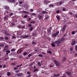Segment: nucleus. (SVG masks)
<instances>
[{"mask_svg":"<svg viewBox=\"0 0 77 77\" xmlns=\"http://www.w3.org/2000/svg\"><path fill=\"white\" fill-rule=\"evenodd\" d=\"M64 40L65 38H63L60 39L58 40L57 41H56L54 42V43L55 44H56L57 46H59V45L60 44L62 43V42Z\"/></svg>","mask_w":77,"mask_h":77,"instance_id":"f257e3e1","label":"nucleus"},{"mask_svg":"<svg viewBox=\"0 0 77 77\" xmlns=\"http://www.w3.org/2000/svg\"><path fill=\"white\" fill-rule=\"evenodd\" d=\"M53 62L57 66H59L60 65V63L59 62L57 61L56 60H53Z\"/></svg>","mask_w":77,"mask_h":77,"instance_id":"f03ea898","label":"nucleus"},{"mask_svg":"<svg viewBox=\"0 0 77 77\" xmlns=\"http://www.w3.org/2000/svg\"><path fill=\"white\" fill-rule=\"evenodd\" d=\"M59 31H57V32H56L55 33H54L52 34V36L53 37H54V36H56L57 35H59Z\"/></svg>","mask_w":77,"mask_h":77,"instance_id":"7ed1b4c3","label":"nucleus"},{"mask_svg":"<svg viewBox=\"0 0 77 77\" xmlns=\"http://www.w3.org/2000/svg\"><path fill=\"white\" fill-rule=\"evenodd\" d=\"M66 73L67 74V75H69V77H72V76L71 75V73L70 72H66Z\"/></svg>","mask_w":77,"mask_h":77,"instance_id":"20e7f679","label":"nucleus"},{"mask_svg":"<svg viewBox=\"0 0 77 77\" xmlns=\"http://www.w3.org/2000/svg\"><path fill=\"white\" fill-rule=\"evenodd\" d=\"M66 25H64V26L62 30V32H65V27H66Z\"/></svg>","mask_w":77,"mask_h":77,"instance_id":"39448f33","label":"nucleus"},{"mask_svg":"<svg viewBox=\"0 0 77 77\" xmlns=\"http://www.w3.org/2000/svg\"><path fill=\"white\" fill-rule=\"evenodd\" d=\"M29 36H30L28 35H26L23 36V38H26V39H27V38H28Z\"/></svg>","mask_w":77,"mask_h":77,"instance_id":"423d86ee","label":"nucleus"},{"mask_svg":"<svg viewBox=\"0 0 77 77\" xmlns=\"http://www.w3.org/2000/svg\"><path fill=\"white\" fill-rule=\"evenodd\" d=\"M5 35H8V36H11V35L9 33H8V31H5Z\"/></svg>","mask_w":77,"mask_h":77,"instance_id":"0eeeda50","label":"nucleus"},{"mask_svg":"<svg viewBox=\"0 0 77 77\" xmlns=\"http://www.w3.org/2000/svg\"><path fill=\"white\" fill-rule=\"evenodd\" d=\"M44 2V5H47L48 4V2L47 1H45Z\"/></svg>","mask_w":77,"mask_h":77,"instance_id":"6e6552de","label":"nucleus"},{"mask_svg":"<svg viewBox=\"0 0 77 77\" xmlns=\"http://www.w3.org/2000/svg\"><path fill=\"white\" fill-rule=\"evenodd\" d=\"M9 2L11 3H15V0H9Z\"/></svg>","mask_w":77,"mask_h":77,"instance_id":"1a4fd4ad","label":"nucleus"},{"mask_svg":"<svg viewBox=\"0 0 77 77\" xmlns=\"http://www.w3.org/2000/svg\"><path fill=\"white\" fill-rule=\"evenodd\" d=\"M23 75V73H18L17 74V76H18V77H20V76H21Z\"/></svg>","mask_w":77,"mask_h":77,"instance_id":"9d476101","label":"nucleus"},{"mask_svg":"<svg viewBox=\"0 0 77 77\" xmlns=\"http://www.w3.org/2000/svg\"><path fill=\"white\" fill-rule=\"evenodd\" d=\"M60 75V74H57V75L54 74V77H59Z\"/></svg>","mask_w":77,"mask_h":77,"instance_id":"9b49d317","label":"nucleus"},{"mask_svg":"<svg viewBox=\"0 0 77 77\" xmlns=\"http://www.w3.org/2000/svg\"><path fill=\"white\" fill-rule=\"evenodd\" d=\"M4 9H9V7L6 6L5 7Z\"/></svg>","mask_w":77,"mask_h":77,"instance_id":"f8f14e48","label":"nucleus"},{"mask_svg":"<svg viewBox=\"0 0 77 77\" xmlns=\"http://www.w3.org/2000/svg\"><path fill=\"white\" fill-rule=\"evenodd\" d=\"M42 13L43 14H48V12L45 11H43L42 12Z\"/></svg>","mask_w":77,"mask_h":77,"instance_id":"ddd939ff","label":"nucleus"},{"mask_svg":"<svg viewBox=\"0 0 77 77\" xmlns=\"http://www.w3.org/2000/svg\"><path fill=\"white\" fill-rule=\"evenodd\" d=\"M23 51L21 50H19L18 52H17V53H21V52Z\"/></svg>","mask_w":77,"mask_h":77,"instance_id":"4468645a","label":"nucleus"},{"mask_svg":"<svg viewBox=\"0 0 77 77\" xmlns=\"http://www.w3.org/2000/svg\"><path fill=\"white\" fill-rule=\"evenodd\" d=\"M75 41H73L72 43V45H74V44H75Z\"/></svg>","mask_w":77,"mask_h":77,"instance_id":"2eb2a0df","label":"nucleus"},{"mask_svg":"<svg viewBox=\"0 0 77 77\" xmlns=\"http://www.w3.org/2000/svg\"><path fill=\"white\" fill-rule=\"evenodd\" d=\"M66 57H63V61H66Z\"/></svg>","mask_w":77,"mask_h":77,"instance_id":"dca6fc26","label":"nucleus"},{"mask_svg":"<svg viewBox=\"0 0 77 77\" xmlns=\"http://www.w3.org/2000/svg\"><path fill=\"white\" fill-rule=\"evenodd\" d=\"M11 72H7V75H8V76H10V75H11Z\"/></svg>","mask_w":77,"mask_h":77,"instance_id":"f3484780","label":"nucleus"},{"mask_svg":"<svg viewBox=\"0 0 77 77\" xmlns=\"http://www.w3.org/2000/svg\"><path fill=\"white\" fill-rule=\"evenodd\" d=\"M38 65L39 66H41V63L39 62H38Z\"/></svg>","mask_w":77,"mask_h":77,"instance_id":"a211bd4d","label":"nucleus"},{"mask_svg":"<svg viewBox=\"0 0 77 77\" xmlns=\"http://www.w3.org/2000/svg\"><path fill=\"white\" fill-rule=\"evenodd\" d=\"M6 52L8 53H11V51L9 50H7L6 51Z\"/></svg>","mask_w":77,"mask_h":77,"instance_id":"6ab92c4d","label":"nucleus"},{"mask_svg":"<svg viewBox=\"0 0 77 77\" xmlns=\"http://www.w3.org/2000/svg\"><path fill=\"white\" fill-rule=\"evenodd\" d=\"M38 17H39V19H40V20H41L42 19V16L38 15Z\"/></svg>","mask_w":77,"mask_h":77,"instance_id":"aec40b11","label":"nucleus"},{"mask_svg":"<svg viewBox=\"0 0 77 77\" xmlns=\"http://www.w3.org/2000/svg\"><path fill=\"white\" fill-rule=\"evenodd\" d=\"M51 45L52 47H55V45H54V43H52Z\"/></svg>","mask_w":77,"mask_h":77,"instance_id":"412c9836","label":"nucleus"},{"mask_svg":"<svg viewBox=\"0 0 77 77\" xmlns=\"http://www.w3.org/2000/svg\"><path fill=\"white\" fill-rule=\"evenodd\" d=\"M15 51V48H12L11 50V51Z\"/></svg>","mask_w":77,"mask_h":77,"instance_id":"4be33fe9","label":"nucleus"},{"mask_svg":"<svg viewBox=\"0 0 77 77\" xmlns=\"http://www.w3.org/2000/svg\"><path fill=\"white\" fill-rule=\"evenodd\" d=\"M20 36H19V35H17L16 36L17 38H21V34H20Z\"/></svg>","mask_w":77,"mask_h":77,"instance_id":"5701e85b","label":"nucleus"},{"mask_svg":"<svg viewBox=\"0 0 77 77\" xmlns=\"http://www.w3.org/2000/svg\"><path fill=\"white\" fill-rule=\"evenodd\" d=\"M54 6V5L51 4L49 5V7H53Z\"/></svg>","mask_w":77,"mask_h":77,"instance_id":"b1692460","label":"nucleus"},{"mask_svg":"<svg viewBox=\"0 0 77 77\" xmlns=\"http://www.w3.org/2000/svg\"><path fill=\"white\" fill-rule=\"evenodd\" d=\"M63 3V2H59V4L60 5H62V4Z\"/></svg>","mask_w":77,"mask_h":77,"instance_id":"393cba45","label":"nucleus"},{"mask_svg":"<svg viewBox=\"0 0 77 77\" xmlns=\"http://www.w3.org/2000/svg\"><path fill=\"white\" fill-rule=\"evenodd\" d=\"M25 28H26L25 26H21V29H25Z\"/></svg>","mask_w":77,"mask_h":77,"instance_id":"a878e982","label":"nucleus"},{"mask_svg":"<svg viewBox=\"0 0 77 77\" xmlns=\"http://www.w3.org/2000/svg\"><path fill=\"white\" fill-rule=\"evenodd\" d=\"M0 47H4V45H3V44L0 45Z\"/></svg>","mask_w":77,"mask_h":77,"instance_id":"bb28decb","label":"nucleus"},{"mask_svg":"<svg viewBox=\"0 0 77 77\" xmlns=\"http://www.w3.org/2000/svg\"><path fill=\"white\" fill-rule=\"evenodd\" d=\"M57 20H60V17L59 16H57Z\"/></svg>","mask_w":77,"mask_h":77,"instance_id":"cd10ccee","label":"nucleus"},{"mask_svg":"<svg viewBox=\"0 0 77 77\" xmlns=\"http://www.w3.org/2000/svg\"><path fill=\"white\" fill-rule=\"evenodd\" d=\"M48 53H49V54H52V52L51 51H48Z\"/></svg>","mask_w":77,"mask_h":77,"instance_id":"c85d7f7f","label":"nucleus"},{"mask_svg":"<svg viewBox=\"0 0 77 77\" xmlns=\"http://www.w3.org/2000/svg\"><path fill=\"white\" fill-rule=\"evenodd\" d=\"M17 35H18V36H20V35H21V34H20V32H17Z\"/></svg>","mask_w":77,"mask_h":77,"instance_id":"c756f323","label":"nucleus"},{"mask_svg":"<svg viewBox=\"0 0 77 77\" xmlns=\"http://www.w3.org/2000/svg\"><path fill=\"white\" fill-rule=\"evenodd\" d=\"M31 24H35V21H32L31 22Z\"/></svg>","mask_w":77,"mask_h":77,"instance_id":"7c9ffc66","label":"nucleus"},{"mask_svg":"<svg viewBox=\"0 0 77 77\" xmlns=\"http://www.w3.org/2000/svg\"><path fill=\"white\" fill-rule=\"evenodd\" d=\"M8 59H9V57H7V58H5L4 59V60H8Z\"/></svg>","mask_w":77,"mask_h":77,"instance_id":"2f4dec72","label":"nucleus"},{"mask_svg":"<svg viewBox=\"0 0 77 77\" xmlns=\"http://www.w3.org/2000/svg\"><path fill=\"white\" fill-rule=\"evenodd\" d=\"M63 77H66V75H65V74H63L62 76Z\"/></svg>","mask_w":77,"mask_h":77,"instance_id":"473e14b6","label":"nucleus"},{"mask_svg":"<svg viewBox=\"0 0 77 77\" xmlns=\"http://www.w3.org/2000/svg\"><path fill=\"white\" fill-rule=\"evenodd\" d=\"M30 11L31 12H33V9H30Z\"/></svg>","mask_w":77,"mask_h":77,"instance_id":"72a5a7b5","label":"nucleus"},{"mask_svg":"<svg viewBox=\"0 0 77 77\" xmlns=\"http://www.w3.org/2000/svg\"><path fill=\"white\" fill-rule=\"evenodd\" d=\"M75 31H72V35H74V34H75Z\"/></svg>","mask_w":77,"mask_h":77,"instance_id":"f704fd0d","label":"nucleus"},{"mask_svg":"<svg viewBox=\"0 0 77 77\" xmlns=\"http://www.w3.org/2000/svg\"><path fill=\"white\" fill-rule=\"evenodd\" d=\"M5 40H8V39H9V38L6 37H5Z\"/></svg>","mask_w":77,"mask_h":77,"instance_id":"c9c22d12","label":"nucleus"},{"mask_svg":"<svg viewBox=\"0 0 77 77\" xmlns=\"http://www.w3.org/2000/svg\"><path fill=\"white\" fill-rule=\"evenodd\" d=\"M75 49L76 51H77V45H75Z\"/></svg>","mask_w":77,"mask_h":77,"instance_id":"e433bc0d","label":"nucleus"},{"mask_svg":"<svg viewBox=\"0 0 77 77\" xmlns=\"http://www.w3.org/2000/svg\"><path fill=\"white\" fill-rule=\"evenodd\" d=\"M31 56H32V54H30L28 55V57H30Z\"/></svg>","mask_w":77,"mask_h":77,"instance_id":"4c0bfd02","label":"nucleus"},{"mask_svg":"<svg viewBox=\"0 0 77 77\" xmlns=\"http://www.w3.org/2000/svg\"><path fill=\"white\" fill-rule=\"evenodd\" d=\"M38 56H39V57H43V56L42 55L40 54L38 55Z\"/></svg>","mask_w":77,"mask_h":77,"instance_id":"58836bf2","label":"nucleus"},{"mask_svg":"<svg viewBox=\"0 0 77 77\" xmlns=\"http://www.w3.org/2000/svg\"><path fill=\"white\" fill-rule=\"evenodd\" d=\"M18 69V67H15L14 68V70H16V69Z\"/></svg>","mask_w":77,"mask_h":77,"instance_id":"ea45409f","label":"nucleus"},{"mask_svg":"<svg viewBox=\"0 0 77 77\" xmlns=\"http://www.w3.org/2000/svg\"><path fill=\"white\" fill-rule=\"evenodd\" d=\"M2 39H4V38H2V37H0V41L2 40Z\"/></svg>","mask_w":77,"mask_h":77,"instance_id":"a19ab883","label":"nucleus"},{"mask_svg":"<svg viewBox=\"0 0 77 77\" xmlns=\"http://www.w3.org/2000/svg\"><path fill=\"white\" fill-rule=\"evenodd\" d=\"M32 15H36V14L35 13H32Z\"/></svg>","mask_w":77,"mask_h":77,"instance_id":"79ce46f5","label":"nucleus"},{"mask_svg":"<svg viewBox=\"0 0 77 77\" xmlns=\"http://www.w3.org/2000/svg\"><path fill=\"white\" fill-rule=\"evenodd\" d=\"M32 43V44H36V42H35L34 41H33Z\"/></svg>","mask_w":77,"mask_h":77,"instance_id":"37998d69","label":"nucleus"},{"mask_svg":"<svg viewBox=\"0 0 77 77\" xmlns=\"http://www.w3.org/2000/svg\"><path fill=\"white\" fill-rule=\"evenodd\" d=\"M31 20V18H29L28 19V21H30Z\"/></svg>","mask_w":77,"mask_h":77,"instance_id":"c03bdc74","label":"nucleus"},{"mask_svg":"<svg viewBox=\"0 0 77 77\" xmlns=\"http://www.w3.org/2000/svg\"><path fill=\"white\" fill-rule=\"evenodd\" d=\"M60 12V11L59 10H57L56 11V13L57 14H58V13H59Z\"/></svg>","mask_w":77,"mask_h":77,"instance_id":"a18cd8bd","label":"nucleus"},{"mask_svg":"<svg viewBox=\"0 0 77 77\" xmlns=\"http://www.w3.org/2000/svg\"><path fill=\"white\" fill-rule=\"evenodd\" d=\"M48 41H50V40H51V38L49 37H48Z\"/></svg>","mask_w":77,"mask_h":77,"instance_id":"49530a36","label":"nucleus"},{"mask_svg":"<svg viewBox=\"0 0 77 77\" xmlns=\"http://www.w3.org/2000/svg\"><path fill=\"white\" fill-rule=\"evenodd\" d=\"M21 23L22 24H25V21H22Z\"/></svg>","mask_w":77,"mask_h":77,"instance_id":"de8ad7c7","label":"nucleus"},{"mask_svg":"<svg viewBox=\"0 0 77 77\" xmlns=\"http://www.w3.org/2000/svg\"><path fill=\"white\" fill-rule=\"evenodd\" d=\"M25 14H29V12H28V11H25Z\"/></svg>","mask_w":77,"mask_h":77,"instance_id":"09e8293b","label":"nucleus"},{"mask_svg":"<svg viewBox=\"0 0 77 77\" xmlns=\"http://www.w3.org/2000/svg\"><path fill=\"white\" fill-rule=\"evenodd\" d=\"M38 71V69H36L34 70V72H36V71Z\"/></svg>","mask_w":77,"mask_h":77,"instance_id":"8fccbe9b","label":"nucleus"},{"mask_svg":"<svg viewBox=\"0 0 77 77\" xmlns=\"http://www.w3.org/2000/svg\"><path fill=\"white\" fill-rule=\"evenodd\" d=\"M24 18H27V16L26 15H24Z\"/></svg>","mask_w":77,"mask_h":77,"instance_id":"3c124183","label":"nucleus"},{"mask_svg":"<svg viewBox=\"0 0 77 77\" xmlns=\"http://www.w3.org/2000/svg\"><path fill=\"white\" fill-rule=\"evenodd\" d=\"M5 48H8V45H6L5 47Z\"/></svg>","mask_w":77,"mask_h":77,"instance_id":"603ef678","label":"nucleus"},{"mask_svg":"<svg viewBox=\"0 0 77 77\" xmlns=\"http://www.w3.org/2000/svg\"><path fill=\"white\" fill-rule=\"evenodd\" d=\"M26 54H27V52H24L23 53V55L24 56H25V55H26Z\"/></svg>","mask_w":77,"mask_h":77,"instance_id":"864d4df0","label":"nucleus"},{"mask_svg":"<svg viewBox=\"0 0 77 77\" xmlns=\"http://www.w3.org/2000/svg\"><path fill=\"white\" fill-rule=\"evenodd\" d=\"M5 13H6V14H9V11H6L5 12Z\"/></svg>","mask_w":77,"mask_h":77,"instance_id":"5fc2aeb1","label":"nucleus"},{"mask_svg":"<svg viewBox=\"0 0 77 77\" xmlns=\"http://www.w3.org/2000/svg\"><path fill=\"white\" fill-rule=\"evenodd\" d=\"M42 53L43 54H44V55H45V54H46V53H44L43 52H42Z\"/></svg>","mask_w":77,"mask_h":77,"instance_id":"6e6d98bb","label":"nucleus"},{"mask_svg":"<svg viewBox=\"0 0 77 77\" xmlns=\"http://www.w3.org/2000/svg\"><path fill=\"white\" fill-rule=\"evenodd\" d=\"M15 64H16L15 63H13L11 64V65H15Z\"/></svg>","mask_w":77,"mask_h":77,"instance_id":"4d7b16f0","label":"nucleus"},{"mask_svg":"<svg viewBox=\"0 0 77 77\" xmlns=\"http://www.w3.org/2000/svg\"><path fill=\"white\" fill-rule=\"evenodd\" d=\"M34 50L35 51H38V49H35Z\"/></svg>","mask_w":77,"mask_h":77,"instance_id":"13d9d810","label":"nucleus"},{"mask_svg":"<svg viewBox=\"0 0 77 77\" xmlns=\"http://www.w3.org/2000/svg\"><path fill=\"white\" fill-rule=\"evenodd\" d=\"M29 29L30 30H31V31H32L33 30V27H31Z\"/></svg>","mask_w":77,"mask_h":77,"instance_id":"bf43d9fd","label":"nucleus"},{"mask_svg":"<svg viewBox=\"0 0 77 77\" xmlns=\"http://www.w3.org/2000/svg\"><path fill=\"white\" fill-rule=\"evenodd\" d=\"M13 15V13H11L10 14V16H11V15Z\"/></svg>","mask_w":77,"mask_h":77,"instance_id":"052dcab7","label":"nucleus"},{"mask_svg":"<svg viewBox=\"0 0 77 77\" xmlns=\"http://www.w3.org/2000/svg\"><path fill=\"white\" fill-rule=\"evenodd\" d=\"M11 60L12 61L13 60H15V59L11 58Z\"/></svg>","mask_w":77,"mask_h":77,"instance_id":"680f3d73","label":"nucleus"},{"mask_svg":"<svg viewBox=\"0 0 77 77\" xmlns=\"http://www.w3.org/2000/svg\"><path fill=\"white\" fill-rule=\"evenodd\" d=\"M23 57V56L21 55H20V56H19V58H21V57Z\"/></svg>","mask_w":77,"mask_h":77,"instance_id":"e2e57ef3","label":"nucleus"},{"mask_svg":"<svg viewBox=\"0 0 77 77\" xmlns=\"http://www.w3.org/2000/svg\"><path fill=\"white\" fill-rule=\"evenodd\" d=\"M63 11H65V9L64 8L63 9Z\"/></svg>","mask_w":77,"mask_h":77,"instance_id":"0e129e2a","label":"nucleus"},{"mask_svg":"<svg viewBox=\"0 0 77 77\" xmlns=\"http://www.w3.org/2000/svg\"><path fill=\"white\" fill-rule=\"evenodd\" d=\"M6 50H7V49L6 48H5L3 50V51H5Z\"/></svg>","mask_w":77,"mask_h":77,"instance_id":"69168bd1","label":"nucleus"},{"mask_svg":"<svg viewBox=\"0 0 77 77\" xmlns=\"http://www.w3.org/2000/svg\"><path fill=\"white\" fill-rule=\"evenodd\" d=\"M51 32V30H48V32L49 33H50V32Z\"/></svg>","mask_w":77,"mask_h":77,"instance_id":"338daca9","label":"nucleus"},{"mask_svg":"<svg viewBox=\"0 0 77 77\" xmlns=\"http://www.w3.org/2000/svg\"><path fill=\"white\" fill-rule=\"evenodd\" d=\"M31 76V75L29 74L28 76L27 77H30Z\"/></svg>","mask_w":77,"mask_h":77,"instance_id":"774afa93","label":"nucleus"}]
</instances>
